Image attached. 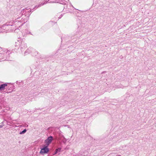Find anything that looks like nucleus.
I'll return each mask as SVG.
<instances>
[{"label": "nucleus", "mask_w": 156, "mask_h": 156, "mask_svg": "<svg viewBox=\"0 0 156 156\" xmlns=\"http://www.w3.org/2000/svg\"><path fill=\"white\" fill-rule=\"evenodd\" d=\"M27 22V20L23 17H20L16 19L15 21L11 22L12 24L13 28L15 30L20 27L22 26L26 22Z\"/></svg>", "instance_id": "1"}, {"label": "nucleus", "mask_w": 156, "mask_h": 156, "mask_svg": "<svg viewBox=\"0 0 156 156\" xmlns=\"http://www.w3.org/2000/svg\"><path fill=\"white\" fill-rule=\"evenodd\" d=\"M31 12V9L30 8H25L23 9L22 11H21L22 15L21 17H23V18H25L26 20L27 19V18L28 17L30 14Z\"/></svg>", "instance_id": "2"}, {"label": "nucleus", "mask_w": 156, "mask_h": 156, "mask_svg": "<svg viewBox=\"0 0 156 156\" xmlns=\"http://www.w3.org/2000/svg\"><path fill=\"white\" fill-rule=\"evenodd\" d=\"M10 52V51L7 50L5 48H3V52H0V61L5 60L7 54L9 55Z\"/></svg>", "instance_id": "3"}, {"label": "nucleus", "mask_w": 156, "mask_h": 156, "mask_svg": "<svg viewBox=\"0 0 156 156\" xmlns=\"http://www.w3.org/2000/svg\"><path fill=\"white\" fill-rule=\"evenodd\" d=\"M12 24L11 22L8 24H5L3 25V28L5 29V32H10L15 30L13 28L12 26Z\"/></svg>", "instance_id": "4"}, {"label": "nucleus", "mask_w": 156, "mask_h": 156, "mask_svg": "<svg viewBox=\"0 0 156 156\" xmlns=\"http://www.w3.org/2000/svg\"><path fill=\"white\" fill-rule=\"evenodd\" d=\"M48 146L47 145H44L43 147L41 149V150L40 151V153L42 154L47 153L49 151V149L48 148Z\"/></svg>", "instance_id": "5"}, {"label": "nucleus", "mask_w": 156, "mask_h": 156, "mask_svg": "<svg viewBox=\"0 0 156 156\" xmlns=\"http://www.w3.org/2000/svg\"><path fill=\"white\" fill-rule=\"evenodd\" d=\"M20 47L21 51H23L27 47V44L24 41H20Z\"/></svg>", "instance_id": "6"}, {"label": "nucleus", "mask_w": 156, "mask_h": 156, "mask_svg": "<svg viewBox=\"0 0 156 156\" xmlns=\"http://www.w3.org/2000/svg\"><path fill=\"white\" fill-rule=\"evenodd\" d=\"M88 152L86 151H81L76 154V156H87L88 154Z\"/></svg>", "instance_id": "7"}, {"label": "nucleus", "mask_w": 156, "mask_h": 156, "mask_svg": "<svg viewBox=\"0 0 156 156\" xmlns=\"http://www.w3.org/2000/svg\"><path fill=\"white\" fill-rule=\"evenodd\" d=\"M54 0H52V2H59L61 4L66 5L67 3V1L68 0H55V1H54Z\"/></svg>", "instance_id": "8"}, {"label": "nucleus", "mask_w": 156, "mask_h": 156, "mask_svg": "<svg viewBox=\"0 0 156 156\" xmlns=\"http://www.w3.org/2000/svg\"><path fill=\"white\" fill-rule=\"evenodd\" d=\"M53 140V137L51 136H50L48 137L47 139H46L45 141V143L46 144L47 146H48L49 144L51 142L52 140Z\"/></svg>", "instance_id": "9"}, {"label": "nucleus", "mask_w": 156, "mask_h": 156, "mask_svg": "<svg viewBox=\"0 0 156 156\" xmlns=\"http://www.w3.org/2000/svg\"><path fill=\"white\" fill-rule=\"evenodd\" d=\"M7 83L1 84L0 85V91L4 90L5 89V87L7 86Z\"/></svg>", "instance_id": "10"}, {"label": "nucleus", "mask_w": 156, "mask_h": 156, "mask_svg": "<svg viewBox=\"0 0 156 156\" xmlns=\"http://www.w3.org/2000/svg\"><path fill=\"white\" fill-rule=\"evenodd\" d=\"M32 49L31 48H28L25 52L24 55H26L27 54H28L30 53L31 51V50Z\"/></svg>", "instance_id": "11"}, {"label": "nucleus", "mask_w": 156, "mask_h": 156, "mask_svg": "<svg viewBox=\"0 0 156 156\" xmlns=\"http://www.w3.org/2000/svg\"><path fill=\"white\" fill-rule=\"evenodd\" d=\"M16 83L17 85L19 87H21L23 85V82L22 81H21V82H19L18 81H16Z\"/></svg>", "instance_id": "12"}, {"label": "nucleus", "mask_w": 156, "mask_h": 156, "mask_svg": "<svg viewBox=\"0 0 156 156\" xmlns=\"http://www.w3.org/2000/svg\"><path fill=\"white\" fill-rule=\"evenodd\" d=\"M49 0H48L47 2V1H46V2H44V3H42L40 5H38V6L37 7V8H38L39 6H42V5H44V4H46V3H50L51 2H52V1H51L50 2H49Z\"/></svg>", "instance_id": "13"}, {"label": "nucleus", "mask_w": 156, "mask_h": 156, "mask_svg": "<svg viewBox=\"0 0 156 156\" xmlns=\"http://www.w3.org/2000/svg\"><path fill=\"white\" fill-rule=\"evenodd\" d=\"M3 25L0 27V33L5 32V29L3 28Z\"/></svg>", "instance_id": "14"}, {"label": "nucleus", "mask_w": 156, "mask_h": 156, "mask_svg": "<svg viewBox=\"0 0 156 156\" xmlns=\"http://www.w3.org/2000/svg\"><path fill=\"white\" fill-rule=\"evenodd\" d=\"M20 40H18L17 42H16L15 46H18V45H20Z\"/></svg>", "instance_id": "15"}, {"label": "nucleus", "mask_w": 156, "mask_h": 156, "mask_svg": "<svg viewBox=\"0 0 156 156\" xmlns=\"http://www.w3.org/2000/svg\"><path fill=\"white\" fill-rule=\"evenodd\" d=\"M61 150V148H58V149H56L55 151V152L54 154H56L58 152H60Z\"/></svg>", "instance_id": "16"}, {"label": "nucleus", "mask_w": 156, "mask_h": 156, "mask_svg": "<svg viewBox=\"0 0 156 156\" xmlns=\"http://www.w3.org/2000/svg\"><path fill=\"white\" fill-rule=\"evenodd\" d=\"M26 131H27L26 129H24L21 132H20V134H24L26 132Z\"/></svg>", "instance_id": "17"}, {"label": "nucleus", "mask_w": 156, "mask_h": 156, "mask_svg": "<svg viewBox=\"0 0 156 156\" xmlns=\"http://www.w3.org/2000/svg\"><path fill=\"white\" fill-rule=\"evenodd\" d=\"M38 54V52L37 51H35L34 53L33 54V55L34 56H36Z\"/></svg>", "instance_id": "18"}, {"label": "nucleus", "mask_w": 156, "mask_h": 156, "mask_svg": "<svg viewBox=\"0 0 156 156\" xmlns=\"http://www.w3.org/2000/svg\"><path fill=\"white\" fill-rule=\"evenodd\" d=\"M3 48H2L0 47V52H3Z\"/></svg>", "instance_id": "19"}, {"label": "nucleus", "mask_w": 156, "mask_h": 156, "mask_svg": "<svg viewBox=\"0 0 156 156\" xmlns=\"http://www.w3.org/2000/svg\"><path fill=\"white\" fill-rule=\"evenodd\" d=\"M62 16V15H61V16H60V17H59V18L60 19L61 18Z\"/></svg>", "instance_id": "20"}, {"label": "nucleus", "mask_w": 156, "mask_h": 156, "mask_svg": "<svg viewBox=\"0 0 156 156\" xmlns=\"http://www.w3.org/2000/svg\"><path fill=\"white\" fill-rule=\"evenodd\" d=\"M2 125L0 126V128H2Z\"/></svg>", "instance_id": "21"}, {"label": "nucleus", "mask_w": 156, "mask_h": 156, "mask_svg": "<svg viewBox=\"0 0 156 156\" xmlns=\"http://www.w3.org/2000/svg\"><path fill=\"white\" fill-rule=\"evenodd\" d=\"M116 156H121L120 155H116Z\"/></svg>", "instance_id": "22"}, {"label": "nucleus", "mask_w": 156, "mask_h": 156, "mask_svg": "<svg viewBox=\"0 0 156 156\" xmlns=\"http://www.w3.org/2000/svg\"><path fill=\"white\" fill-rule=\"evenodd\" d=\"M29 34H31L32 35V34L31 33H30V32H29Z\"/></svg>", "instance_id": "23"}, {"label": "nucleus", "mask_w": 156, "mask_h": 156, "mask_svg": "<svg viewBox=\"0 0 156 156\" xmlns=\"http://www.w3.org/2000/svg\"><path fill=\"white\" fill-rule=\"evenodd\" d=\"M105 73V72H102V73Z\"/></svg>", "instance_id": "24"}, {"label": "nucleus", "mask_w": 156, "mask_h": 156, "mask_svg": "<svg viewBox=\"0 0 156 156\" xmlns=\"http://www.w3.org/2000/svg\"><path fill=\"white\" fill-rule=\"evenodd\" d=\"M66 7L67 8V6H66Z\"/></svg>", "instance_id": "25"}]
</instances>
